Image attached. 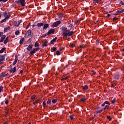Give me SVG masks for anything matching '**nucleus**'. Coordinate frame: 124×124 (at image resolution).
<instances>
[{"label":"nucleus","instance_id":"1","mask_svg":"<svg viewBox=\"0 0 124 124\" xmlns=\"http://www.w3.org/2000/svg\"><path fill=\"white\" fill-rule=\"evenodd\" d=\"M15 3H17V4H19L20 3L21 6L24 7V6H26V0H18L15 2Z\"/></svg>","mask_w":124,"mask_h":124},{"label":"nucleus","instance_id":"2","mask_svg":"<svg viewBox=\"0 0 124 124\" xmlns=\"http://www.w3.org/2000/svg\"><path fill=\"white\" fill-rule=\"evenodd\" d=\"M74 33L73 31H71L70 32H64L62 33V35L64 36V37H67V36H72Z\"/></svg>","mask_w":124,"mask_h":124},{"label":"nucleus","instance_id":"3","mask_svg":"<svg viewBox=\"0 0 124 124\" xmlns=\"http://www.w3.org/2000/svg\"><path fill=\"white\" fill-rule=\"evenodd\" d=\"M38 51V48L33 49V50L30 52L29 53L30 56H32L33 54H35L36 52H37Z\"/></svg>","mask_w":124,"mask_h":124},{"label":"nucleus","instance_id":"4","mask_svg":"<svg viewBox=\"0 0 124 124\" xmlns=\"http://www.w3.org/2000/svg\"><path fill=\"white\" fill-rule=\"evenodd\" d=\"M62 22L60 20L56 21L54 22L52 25V27H58L60 24H61Z\"/></svg>","mask_w":124,"mask_h":124},{"label":"nucleus","instance_id":"5","mask_svg":"<svg viewBox=\"0 0 124 124\" xmlns=\"http://www.w3.org/2000/svg\"><path fill=\"white\" fill-rule=\"evenodd\" d=\"M43 31H46V30H47V29H48V28H49V24L46 23L45 24H44L43 25Z\"/></svg>","mask_w":124,"mask_h":124},{"label":"nucleus","instance_id":"6","mask_svg":"<svg viewBox=\"0 0 124 124\" xmlns=\"http://www.w3.org/2000/svg\"><path fill=\"white\" fill-rule=\"evenodd\" d=\"M31 30H29L26 32V37L28 38L29 37L31 36Z\"/></svg>","mask_w":124,"mask_h":124},{"label":"nucleus","instance_id":"7","mask_svg":"<svg viewBox=\"0 0 124 124\" xmlns=\"http://www.w3.org/2000/svg\"><path fill=\"white\" fill-rule=\"evenodd\" d=\"M55 29H50L49 31L47 32V35H49V34H54L55 33Z\"/></svg>","mask_w":124,"mask_h":124},{"label":"nucleus","instance_id":"8","mask_svg":"<svg viewBox=\"0 0 124 124\" xmlns=\"http://www.w3.org/2000/svg\"><path fill=\"white\" fill-rule=\"evenodd\" d=\"M17 62H18V55H15V60L14 61L13 63V65H15L16 63H17Z\"/></svg>","mask_w":124,"mask_h":124},{"label":"nucleus","instance_id":"9","mask_svg":"<svg viewBox=\"0 0 124 124\" xmlns=\"http://www.w3.org/2000/svg\"><path fill=\"white\" fill-rule=\"evenodd\" d=\"M6 54L0 55V61H3L5 59Z\"/></svg>","mask_w":124,"mask_h":124},{"label":"nucleus","instance_id":"10","mask_svg":"<svg viewBox=\"0 0 124 124\" xmlns=\"http://www.w3.org/2000/svg\"><path fill=\"white\" fill-rule=\"evenodd\" d=\"M106 104H107L108 105H110L111 103H109L107 101H106L103 104L101 105L102 107H104V106H105Z\"/></svg>","mask_w":124,"mask_h":124},{"label":"nucleus","instance_id":"11","mask_svg":"<svg viewBox=\"0 0 124 124\" xmlns=\"http://www.w3.org/2000/svg\"><path fill=\"white\" fill-rule=\"evenodd\" d=\"M6 36L5 35H3L1 37V40H0V42H3L4 41V39H5Z\"/></svg>","mask_w":124,"mask_h":124},{"label":"nucleus","instance_id":"12","mask_svg":"<svg viewBox=\"0 0 124 124\" xmlns=\"http://www.w3.org/2000/svg\"><path fill=\"white\" fill-rule=\"evenodd\" d=\"M4 77H6L5 73H2L0 76V79H3Z\"/></svg>","mask_w":124,"mask_h":124},{"label":"nucleus","instance_id":"13","mask_svg":"<svg viewBox=\"0 0 124 124\" xmlns=\"http://www.w3.org/2000/svg\"><path fill=\"white\" fill-rule=\"evenodd\" d=\"M61 30H62V31H63V32H66V31H67V28L62 26L61 28Z\"/></svg>","mask_w":124,"mask_h":124},{"label":"nucleus","instance_id":"14","mask_svg":"<svg viewBox=\"0 0 124 124\" xmlns=\"http://www.w3.org/2000/svg\"><path fill=\"white\" fill-rule=\"evenodd\" d=\"M32 49V45H29L27 47V51H31Z\"/></svg>","mask_w":124,"mask_h":124},{"label":"nucleus","instance_id":"15","mask_svg":"<svg viewBox=\"0 0 124 124\" xmlns=\"http://www.w3.org/2000/svg\"><path fill=\"white\" fill-rule=\"evenodd\" d=\"M57 39H58V38L57 37H56L55 38L53 39L50 42L51 44L55 43V42H56V41H57Z\"/></svg>","mask_w":124,"mask_h":124},{"label":"nucleus","instance_id":"16","mask_svg":"<svg viewBox=\"0 0 124 124\" xmlns=\"http://www.w3.org/2000/svg\"><path fill=\"white\" fill-rule=\"evenodd\" d=\"M113 78L116 80H119V79H120V76L119 75H115L113 76Z\"/></svg>","mask_w":124,"mask_h":124},{"label":"nucleus","instance_id":"17","mask_svg":"<svg viewBox=\"0 0 124 124\" xmlns=\"http://www.w3.org/2000/svg\"><path fill=\"white\" fill-rule=\"evenodd\" d=\"M44 25V23L42 22L38 23L37 24V27H38L39 28H40L41 27H43Z\"/></svg>","mask_w":124,"mask_h":124},{"label":"nucleus","instance_id":"18","mask_svg":"<svg viewBox=\"0 0 124 124\" xmlns=\"http://www.w3.org/2000/svg\"><path fill=\"white\" fill-rule=\"evenodd\" d=\"M9 30H10V27L9 26H8L7 27L4 28V32H6L7 31H9Z\"/></svg>","mask_w":124,"mask_h":124},{"label":"nucleus","instance_id":"19","mask_svg":"<svg viewBox=\"0 0 124 124\" xmlns=\"http://www.w3.org/2000/svg\"><path fill=\"white\" fill-rule=\"evenodd\" d=\"M46 104L47 105H51V104H52V100L48 99L46 102Z\"/></svg>","mask_w":124,"mask_h":124},{"label":"nucleus","instance_id":"20","mask_svg":"<svg viewBox=\"0 0 124 124\" xmlns=\"http://www.w3.org/2000/svg\"><path fill=\"white\" fill-rule=\"evenodd\" d=\"M9 39V37L8 36L6 38L5 41H4V44H7V42H8V39Z\"/></svg>","mask_w":124,"mask_h":124},{"label":"nucleus","instance_id":"21","mask_svg":"<svg viewBox=\"0 0 124 124\" xmlns=\"http://www.w3.org/2000/svg\"><path fill=\"white\" fill-rule=\"evenodd\" d=\"M24 43V38H22L20 41H19V44L20 45H23V44Z\"/></svg>","mask_w":124,"mask_h":124},{"label":"nucleus","instance_id":"22","mask_svg":"<svg viewBox=\"0 0 124 124\" xmlns=\"http://www.w3.org/2000/svg\"><path fill=\"white\" fill-rule=\"evenodd\" d=\"M82 89L83 90H84V91H86V90H88V89H89V87H88V85H86L82 86Z\"/></svg>","mask_w":124,"mask_h":124},{"label":"nucleus","instance_id":"23","mask_svg":"<svg viewBox=\"0 0 124 124\" xmlns=\"http://www.w3.org/2000/svg\"><path fill=\"white\" fill-rule=\"evenodd\" d=\"M5 49H6L5 47H3L2 49L0 50V54H2L5 51Z\"/></svg>","mask_w":124,"mask_h":124},{"label":"nucleus","instance_id":"24","mask_svg":"<svg viewBox=\"0 0 124 124\" xmlns=\"http://www.w3.org/2000/svg\"><path fill=\"white\" fill-rule=\"evenodd\" d=\"M57 101H58V99H53L51 101V102L53 103V104H55Z\"/></svg>","mask_w":124,"mask_h":124},{"label":"nucleus","instance_id":"25","mask_svg":"<svg viewBox=\"0 0 124 124\" xmlns=\"http://www.w3.org/2000/svg\"><path fill=\"white\" fill-rule=\"evenodd\" d=\"M14 26H15L16 27H19V26H20V25L19 24V23H18V22H17V21H15Z\"/></svg>","mask_w":124,"mask_h":124},{"label":"nucleus","instance_id":"26","mask_svg":"<svg viewBox=\"0 0 124 124\" xmlns=\"http://www.w3.org/2000/svg\"><path fill=\"white\" fill-rule=\"evenodd\" d=\"M93 2L94 3H100V0H93Z\"/></svg>","mask_w":124,"mask_h":124},{"label":"nucleus","instance_id":"27","mask_svg":"<svg viewBox=\"0 0 124 124\" xmlns=\"http://www.w3.org/2000/svg\"><path fill=\"white\" fill-rule=\"evenodd\" d=\"M47 43H48V41H46L44 44L42 45L43 47H47Z\"/></svg>","mask_w":124,"mask_h":124},{"label":"nucleus","instance_id":"28","mask_svg":"<svg viewBox=\"0 0 124 124\" xmlns=\"http://www.w3.org/2000/svg\"><path fill=\"white\" fill-rule=\"evenodd\" d=\"M15 34L16 35H19V34H20V31L19 30L16 31L15 32Z\"/></svg>","mask_w":124,"mask_h":124},{"label":"nucleus","instance_id":"29","mask_svg":"<svg viewBox=\"0 0 124 124\" xmlns=\"http://www.w3.org/2000/svg\"><path fill=\"white\" fill-rule=\"evenodd\" d=\"M86 100H87V98H83L80 99V101H82V102H85V101H86Z\"/></svg>","mask_w":124,"mask_h":124},{"label":"nucleus","instance_id":"30","mask_svg":"<svg viewBox=\"0 0 124 124\" xmlns=\"http://www.w3.org/2000/svg\"><path fill=\"white\" fill-rule=\"evenodd\" d=\"M39 46H40L39 44H38L37 43H35L34 47H39Z\"/></svg>","mask_w":124,"mask_h":124},{"label":"nucleus","instance_id":"31","mask_svg":"<svg viewBox=\"0 0 124 124\" xmlns=\"http://www.w3.org/2000/svg\"><path fill=\"white\" fill-rule=\"evenodd\" d=\"M102 111H103V109H101L100 110H97L96 111L95 113L96 114H99V113H101V112H102Z\"/></svg>","mask_w":124,"mask_h":124},{"label":"nucleus","instance_id":"32","mask_svg":"<svg viewBox=\"0 0 124 124\" xmlns=\"http://www.w3.org/2000/svg\"><path fill=\"white\" fill-rule=\"evenodd\" d=\"M48 35L47 33H46L45 35H43L41 37V38H45L46 37V36H47Z\"/></svg>","mask_w":124,"mask_h":124},{"label":"nucleus","instance_id":"33","mask_svg":"<svg viewBox=\"0 0 124 124\" xmlns=\"http://www.w3.org/2000/svg\"><path fill=\"white\" fill-rule=\"evenodd\" d=\"M43 107L44 108H45V107H46V101H44L43 102Z\"/></svg>","mask_w":124,"mask_h":124},{"label":"nucleus","instance_id":"34","mask_svg":"<svg viewBox=\"0 0 124 124\" xmlns=\"http://www.w3.org/2000/svg\"><path fill=\"white\" fill-rule=\"evenodd\" d=\"M56 55H57V56H60V55H61V51H60V50H57L56 51Z\"/></svg>","mask_w":124,"mask_h":124},{"label":"nucleus","instance_id":"35","mask_svg":"<svg viewBox=\"0 0 124 124\" xmlns=\"http://www.w3.org/2000/svg\"><path fill=\"white\" fill-rule=\"evenodd\" d=\"M116 102V98H114L112 101L111 103L112 104H114Z\"/></svg>","mask_w":124,"mask_h":124},{"label":"nucleus","instance_id":"36","mask_svg":"<svg viewBox=\"0 0 124 124\" xmlns=\"http://www.w3.org/2000/svg\"><path fill=\"white\" fill-rule=\"evenodd\" d=\"M31 42V38H30L28 41H27V44H30Z\"/></svg>","mask_w":124,"mask_h":124},{"label":"nucleus","instance_id":"37","mask_svg":"<svg viewBox=\"0 0 124 124\" xmlns=\"http://www.w3.org/2000/svg\"><path fill=\"white\" fill-rule=\"evenodd\" d=\"M39 102V101L36 100L35 102H33V105H35V104H37Z\"/></svg>","mask_w":124,"mask_h":124},{"label":"nucleus","instance_id":"38","mask_svg":"<svg viewBox=\"0 0 124 124\" xmlns=\"http://www.w3.org/2000/svg\"><path fill=\"white\" fill-rule=\"evenodd\" d=\"M12 70H13V73L16 72V67H14Z\"/></svg>","mask_w":124,"mask_h":124},{"label":"nucleus","instance_id":"39","mask_svg":"<svg viewBox=\"0 0 124 124\" xmlns=\"http://www.w3.org/2000/svg\"><path fill=\"white\" fill-rule=\"evenodd\" d=\"M107 119H108V120H109V121H111L112 120V118H111V116H108L107 117Z\"/></svg>","mask_w":124,"mask_h":124},{"label":"nucleus","instance_id":"40","mask_svg":"<svg viewBox=\"0 0 124 124\" xmlns=\"http://www.w3.org/2000/svg\"><path fill=\"white\" fill-rule=\"evenodd\" d=\"M68 78H69V77H68V76L66 77H65V78H62V80H66V79H68Z\"/></svg>","mask_w":124,"mask_h":124},{"label":"nucleus","instance_id":"41","mask_svg":"<svg viewBox=\"0 0 124 124\" xmlns=\"http://www.w3.org/2000/svg\"><path fill=\"white\" fill-rule=\"evenodd\" d=\"M63 16V15L62 14H60L59 16V17L60 18V19H62V16Z\"/></svg>","mask_w":124,"mask_h":124},{"label":"nucleus","instance_id":"42","mask_svg":"<svg viewBox=\"0 0 124 124\" xmlns=\"http://www.w3.org/2000/svg\"><path fill=\"white\" fill-rule=\"evenodd\" d=\"M30 27H31V23H29L28 24V25H27V27L26 28V30H28V29H29V28H30Z\"/></svg>","mask_w":124,"mask_h":124},{"label":"nucleus","instance_id":"43","mask_svg":"<svg viewBox=\"0 0 124 124\" xmlns=\"http://www.w3.org/2000/svg\"><path fill=\"white\" fill-rule=\"evenodd\" d=\"M2 90H3V87L1 86H0V93L2 92Z\"/></svg>","mask_w":124,"mask_h":124},{"label":"nucleus","instance_id":"44","mask_svg":"<svg viewBox=\"0 0 124 124\" xmlns=\"http://www.w3.org/2000/svg\"><path fill=\"white\" fill-rule=\"evenodd\" d=\"M70 46L72 47V48H73L75 46V45H74V44H70Z\"/></svg>","mask_w":124,"mask_h":124},{"label":"nucleus","instance_id":"45","mask_svg":"<svg viewBox=\"0 0 124 124\" xmlns=\"http://www.w3.org/2000/svg\"><path fill=\"white\" fill-rule=\"evenodd\" d=\"M9 102V101L8 100V99H6V101H5V103L6 105H7V104H8Z\"/></svg>","mask_w":124,"mask_h":124},{"label":"nucleus","instance_id":"46","mask_svg":"<svg viewBox=\"0 0 124 124\" xmlns=\"http://www.w3.org/2000/svg\"><path fill=\"white\" fill-rule=\"evenodd\" d=\"M7 16V13L6 12H4V17H5L6 18Z\"/></svg>","mask_w":124,"mask_h":124},{"label":"nucleus","instance_id":"47","mask_svg":"<svg viewBox=\"0 0 124 124\" xmlns=\"http://www.w3.org/2000/svg\"><path fill=\"white\" fill-rule=\"evenodd\" d=\"M7 19L5 17L4 19H3L1 22V23L5 22H6Z\"/></svg>","mask_w":124,"mask_h":124},{"label":"nucleus","instance_id":"48","mask_svg":"<svg viewBox=\"0 0 124 124\" xmlns=\"http://www.w3.org/2000/svg\"><path fill=\"white\" fill-rule=\"evenodd\" d=\"M35 99V96H34V95H32V96H31V99L33 100V99Z\"/></svg>","mask_w":124,"mask_h":124},{"label":"nucleus","instance_id":"49","mask_svg":"<svg viewBox=\"0 0 124 124\" xmlns=\"http://www.w3.org/2000/svg\"><path fill=\"white\" fill-rule=\"evenodd\" d=\"M105 107H106V109H107V110H108V109H109V108H110V107H109V106H108V105H106Z\"/></svg>","mask_w":124,"mask_h":124},{"label":"nucleus","instance_id":"50","mask_svg":"<svg viewBox=\"0 0 124 124\" xmlns=\"http://www.w3.org/2000/svg\"><path fill=\"white\" fill-rule=\"evenodd\" d=\"M53 52H56L57 51V48L56 47H53Z\"/></svg>","mask_w":124,"mask_h":124},{"label":"nucleus","instance_id":"51","mask_svg":"<svg viewBox=\"0 0 124 124\" xmlns=\"http://www.w3.org/2000/svg\"><path fill=\"white\" fill-rule=\"evenodd\" d=\"M95 44L97 45H99V41L96 40V42H95Z\"/></svg>","mask_w":124,"mask_h":124},{"label":"nucleus","instance_id":"52","mask_svg":"<svg viewBox=\"0 0 124 124\" xmlns=\"http://www.w3.org/2000/svg\"><path fill=\"white\" fill-rule=\"evenodd\" d=\"M7 19H9V18H10V16H9V15H7L6 16V17H5Z\"/></svg>","mask_w":124,"mask_h":124},{"label":"nucleus","instance_id":"53","mask_svg":"<svg viewBox=\"0 0 124 124\" xmlns=\"http://www.w3.org/2000/svg\"><path fill=\"white\" fill-rule=\"evenodd\" d=\"M111 15L109 14H108L106 16V18H108V17H110Z\"/></svg>","mask_w":124,"mask_h":124},{"label":"nucleus","instance_id":"54","mask_svg":"<svg viewBox=\"0 0 124 124\" xmlns=\"http://www.w3.org/2000/svg\"><path fill=\"white\" fill-rule=\"evenodd\" d=\"M7 0H0V2L3 1V2H6V1H7Z\"/></svg>","mask_w":124,"mask_h":124},{"label":"nucleus","instance_id":"55","mask_svg":"<svg viewBox=\"0 0 124 124\" xmlns=\"http://www.w3.org/2000/svg\"><path fill=\"white\" fill-rule=\"evenodd\" d=\"M2 34H3V32H0V37H1V36H2Z\"/></svg>","mask_w":124,"mask_h":124},{"label":"nucleus","instance_id":"56","mask_svg":"<svg viewBox=\"0 0 124 124\" xmlns=\"http://www.w3.org/2000/svg\"><path fill=\"white\" fill-rule=\"evenodd\" d=\"M69 117L70 118V120H72L74 118L73 115H70Z\"/></svg>","mask_w":124,"mask_h":124},{"label":"nucleus","instance_id":"57","mask_svg":"<svg viewBox=\"0 0 124 124\" xmlns=\"http://www.w3.org/2000/svg\"><path fill=\"white\" fill-rule=\"evenodd\" d=\"M72 27H73V25H72V24H70L69 25V28H72Z\"/></svg>","mask_w":124,"mask_h":124},{"label":"nucleus","instance_id":"58","mask_svg":"<svg viewBox=\"0 0 124 124\" xmlns=\"http://www.w3.org/2000/svg\"><path fill=\"white\" fill-rule=\"evenodd\" d=\"M17 23H18V24L20 25V24H21V23H22V20H20L19 21H18V22Z\"/></svg>","mask_w":124,"mask_h":124},{"label":"nucleus","instance_id":"59","mask_svg":"<svg viewBox=\"0 0 124 124\" xmlns=\"http://www.w3.org/2000/svg\"><path fill=\"white\" fill-rule=\"evenodd\" d=\"M113 21H116V20H118V18H117L116 17H113Z\"/></svg>","mask_w":124,"mask_h":124},{"label":"nucleus","instance_id":"60","mask_svg":"<svg viewBox=\"0 0 124 124\" xmlns=\"http://www.w3.org/2000/svg\"><path fill=\"white\" fill-rule=\"evenodd\" d=\"M2 16V13H1V12H0V19H1Z\"/></svg>","mask_w":124,"mask_h":124},{"label":"nucleus","instance_id":"61","mask_svg":"<svg viewBox=\"0 0 124 124\" xmlns=\"http://www.w3.org/2000/svg\"><path fill=\"white\" fill-rule=\"evenodd\" d=\"M120 11H117L116 12V14L117 15H119V14H120Z\"/></svg>","mask_w":124,"mask_h":124},{"label":"nucleus","instance_id":"62","mask_svg":"<svg viewBox=\"0 0 124 124\" xmlns=\"http://www.w3.org/2000/svg\"><path fill=\"white\" fill-rule=\"evenodd\" d=\"M120 4H121V5H123V4H124V2H123V1L120 2Z\"/></svg>","mask_w":124,"mask_h":124},{"label":"nucleus","instance_id":"63","mask_svg":"<svg viewBox=\"0 0 124 124\" xmlns=\"http://www.w3.org/2000/svg\"><path fill=\"white\" fill-rule=\"evenodd\" d=\"M3 62V61L0 60V64H2V63H3V62Z\"/></svg>","mask_w":124,"mask_h":124},{"label":"nucleus","instance_id":"64","mask_svg":"<svg viewBox=\"0 0 124 124\" xmlns=\"http://www.w3.org/2000/svg\"><path fill=\"white\" fill-rule=\"evenodd\" d=\"M120 13H123L124 12V10L122 9L121 11H119Z\"/></svg>","mask_w":124,"mask_h":124}]
</instances>
